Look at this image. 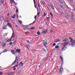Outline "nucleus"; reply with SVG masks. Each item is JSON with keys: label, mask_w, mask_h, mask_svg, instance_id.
I'll return each mask as SVG.
<instances>
[{"label": "nucleus", "mask_w": 75, "mask_h": 75, "mask_svg": "<svg viewBox=\"0 0 75 75\" xmlns=\"http://www.w3.org/2000/svg\"><path fill=\"white\" fill-rule=\"evenodd\" d=\"M69 38L71 42H72V44L71 45L73 47L75 46V40L73 41V38L71 37H69Z\"/></svg>", "instance_id": "1"}, {"label": "nucleus", "mask_w": 75, "mask_h": 75, "mask_svg": "<svg viewBox=\"0 0 75 75\" xmlns=\"http://www.w3.org/2000/svg\"><path fill=\"white\" fill-rule=\"evenodd\" d=\"M35 23V21H33V22L32 23H31L29 25H28L25 26L24 25H23V27L24 28H27V29H28V27L29 25H31V24H34Z\"/></svg>", "instance_id": "2"}, {"label": "nucleus", "mask_w": 75, "mask_h": 75, "mask_svg": "<svg viewBox=\"0 0 75 75\" xmlns=\"http://www.w3.org/2000/svg\"><path fill=\"white\" fill-rule=\"evenodd\" d=\"M43 45L45 46V48H47V46L46 45V44H47V41L45 40H44L43 42Z\"/></svg>", "instance_id": "3"}, {"label": "nucleus", "mask_w": 75, "mask_h": 75, "mask_svg": "<svg viewBox=\"0 0 75 75\" xmlns=\"http://www.w3.org/2000/svg\"><path fill=\"white\" fill-rule=\"evenodd\" d=\"M63 71H64V69L62 67H61L59 69V72L61 74L63 73Z\"/></svg>", "instance_id": "4"}, {"label": "nucleus", "mask_w": 75, "mask_h": 75, "mask_svg": "<svg viewBox=\"0 0 75 75\" xmlns=\"http://www.w3.org/2000/svg\"><path fill=\"white\" fill-rule=\"evenodd\" d=\"M19 65L21 68H22V67H23V62H21L20 63Z\"/></svg>", "instance_id": "5"}, {"label": "nucleus", "mask_w": 75, "mask_h": 75, "mask_svg": "<svg viewBox=\"0 0 75 75\" xmlns=\"http://www.w3.org/2000/svg\"><path fill=\"white\" fill-rule=\"evenodd\" d=\"M6 25H7V26H8V27H9V28H12L11 24L10 23H8Z\"/></svg>", "instance_id": "6"}, {"label": "nucleus", "mask_w": 75, "mask_h": 75, "mask_svg": "<svg viewBox=\"0 0 75 75\" xmlns=\"http://www.w3.org/2000/svg\"><path fill=\"white\" fill-rule=\"evenodd\" d=\"M47 31V29L44 30L42 32V34H46Z\"/></svg>", "instance_id": "7"}, {"label": "nucleus", "mask_w": 75, "mask_h": 75, "mask_svg": "<svg viewBox=\"0 0 75 75\" xmlns=\"http://www.w3.org/2000/svg\"><path fill=\"white\" fill-rule=\"evenodd\" d=\"M69 43V42H64V46H67V45H68V44Z\"/></svg>", "instance_id": "8"}, {"label": "nucleus", "mask_w": 75, "mask_h": 75, "mask_svg": "<svg viewBox=\"0 0 75 75\" xmlns=\"http://www.w3.org/2000/svg\"><path fill=\"white\" fill-rule=\"evenodd\" d=\"M11 52L13 54H16V52L13 50H11Z\"/></svg>", "instance_id": "9"}, {"label": "nucleus", "mask_w": 75, "mask_h": 75, "mask_svg": "<svg viewBox=\"0 0 75 75\" xmlns=\"http://www.w3.org/2000/svg\"><path fill=\"white\" fill-rule=\"evenodd\" d=\"M18 59H19V58H18V57H17V56L15 61H16V62H17V61H18Z\"/></svg>", "instance_id": "10"}, {"label": "nucleus", "mask_w": 75, "mask_h": 75, "mask_svg": "<svg viewBox=\"0 0 75 75\" xmlns=\"http://www.w3.org/2000/svg\"><path fill=\"white\" fill-rule=\"evenodd\" d=\"M67 47H66L65 46L63 47L62 48V51H64V50H65L66 49H67Z\"/></svg>", "instance_id": "11"}, {"label": "nucleus", "mask_w": 75, "mask_h": 75, "mask_svg": "<svg viewBox=\"0 0 75 75\" xmlns=\"http://www.w3.org/2000/svg\"><path fill=\"white\" fill-rule=\"evenodd\" d=\"M7 28V25H4L3 28V29L4 30H6Z\"/></svg>", "instance_id": "12"}, {"label": "nucleus", "mask_w": 75, "mask_h": 75, "mask_svg": "<svg viewBox=\"0 0 75 75\" xmlns=\"http://www.w3.org/2000/svg\"><path fill=\"white\" fill-rule=\"evenodd\" d=\"M14 31H13L12 34V36L11 37V38H13V37H14V36H15V35H14Z\"/></svg>", "instance_id": "13"}, {"label": "nucleus", "mask_w": 75, "mask_h": 75, "mask_svg": "<svg viewBox=\"0 0 75 75\" xmlns=\"http://www.w3.org/2000/svg\"><path fill=\"white\" fill-rule=\"evenodd\" d=\"M8 51L7 49H5L3 50V51L2 52V53H4V52H7Z\"/></svg>", "instance_id": "14"}, {"label": "nucleus", "mask_w": 75, "mask_h": 75, "mask_svg": "<svg viewBox=\"0 0 75 75\" xmlns=\"http://www.w3.org/2000/svg\"><path fill=\"white\" fill-rule=\"evenodd\" d=\"M5 42L4 41L3 42V47H5L6 46V44L5 43V42Z\"/></svg>", "instance_id": "15"}, {"label": "nucleus", "mask_w": 75, "mask_h": 75, "mask_svg": "<svg viewBox=\"0 0 75 75\" xmlns=\"http://www.w3.org/2000/svg\"><path fill=\"white\" fill-rule=\"evenodd\" d=\"M16 52H20L21 51L20 49H17L16 51H15Z\"/></svg>", "instance_id": "16"}, {"label": "nucleus", "mask_w": 75, "mask_h": 75, "mask_svg": "<svg viewBox=\"0 0 75 75\" xmlns=\"http://www.w3.org/2000/svg\"><path fill=\"white\" fill-rule=\"evenodd\" d=\"M34 4L35 8H37V4H36V2H34Z\"/></svg>", "instance_id": "17"}, {"label": "nucleus", "mask_w": 75, "mask_h": 75, "mask_svg": "<svg viewBox=\"0 0 75 75\" xmlns=\"http://www.w3.org/2000/svg\"><path fill=\"white\" fill-rule=\"evenodd\" d=\"M29 29H30V30H34L35 29V27H32L31 28H30Z\"/></svg>", "instance_id": "18"}, {"label": "nucleus", "mask_w": 75, "mask_h": 75, "mask_svg": "<svg viewBox=\"0 0 75 75\" xmlns=\"http://www.w3.org/2000/svg\"><path fill=\"white\" fill-rule=\"evenodd\" d=\"M26 47L27 48H28V49H29V48H30V45H29L28 44H27V45H26Z\"/></svg>", "instance_id": "19"}, {"label": "nucleus", "mask_w": 75, "mask_h": 75, "mask_svg": "<svg viewBox=\"0 0 75 75\" xmlns=\"http://www.w3.org/2000/svg\"><path fill=\"white\" fill-rule=\"evenodd\" d=\"M14 74V72H11L7 75H13Z\"/></svg>", "instance_id": "20"}, {"label": "nucleus", "mask_w": 75, "mask_h": 75, "mask_svg": "<svg viewBox=\"0 0 75 75\" xmlns=\"http://www.w3.org/2000/svg\"><path fill=\"white\" fill-rule=\"evenodd\" d=\"M60 40H58V39H56L54 40V42H59V41Z\"/></svg>", "instance_id": "21"}, {"label": "nucleus", "mask_w": 75, "mask_h": 75, "mask_svg": "<svg viewBox=\"0 0 75 75\" xmlns=\"http://www.w3.org/2000/svg\"><path fill=\"white\" fill-rule=\"evenodd\" d=\"M50 7H51L52 8V9H53V10H54V7H53V6L51 5V4H50Z\"/></svg>", "instance_id": "22"}, {"label": "nucleus", "mask_w": 75, "mask_h": 75, "mask_svg": "<svg viewBox=\"0 0 75 75\" xmlns=\"http://www.w3.org/2000/svg\"><path fill=\"white\" fill-rule=\"evenodd\" d=\"M12 39H8V40L6 41L7 42H10L11 41Z\"/></svg>", "instance_id": "23"}, {"label": "nucleus", "mask_w": 75, "mask_h": 75, "mask_svg": "<svg viewBox=\"0 0 75 75\" xmlns=\"http://www.w3.org/2000/svg\"><path fill=\"white\" fill-rule=\"evenodd\" d=\"M60 59H61V61H63V58H62V57L60 56Z\"/></svg>", "instance_id": "24"}, {"label": "nucleus", "mask_w": 75, "mask_h": 75, "mask_svg": "<svg viewBox=\"0 0 75 75\" xmlns=\"http://www.w3.org/2000/svg\"><path fill=\"white\" fill-rule=\"evenodd\" d=\"M16 62H16L15 60L13 62L12 64L11 65H14V64H15V63H16Z\"/></svg>", "instance_id": "25"}, {"label": "nucleus", "mask_w": 75, "mask_h": 75, "mask_svg": "<svg viewBox=\"0 0 75 75\" xmlns=\"http://www.w3.org/2000/svg\"><path fill=\"white\" fill-rule=\"evenodd\" d=\"M71 16H72V17H71L72 18L73 17H74V14L73 13H72Z\"/></svg>", "instance_id": "26"}, {"label": "nucleus", "mask_w": 75, "mask_h": 75, "mask_svg": "<svg viewBox=\"0 0 75 75\" xmlns=\"http://www.w3.org/2000/svg\"><path fill=\"white\" fill-rule=\"evenodd\" d=\"M9 44L10 45H13V43L12 42H11L9 43Z\"/></svg>", "instance_id": "27"}, {"label": "nucleus", "mask_w": 75, "mask_h": 75, "mask_svg": "<svg viewBox=\"0 0 75 75\" xmlns=\"http://www.w3.org/2000/svg\"><path fill=\"white\" fill-rule=\"evenodd\" d=\"M55 48L57 49L59 48V46L58 45H56L55 46Z\"/></svg>", "instance_id": "28"}, {"label": "nucleus", "mask_w": 75, "mask_h": 75, "mask_svg": "<svg viewBox=\"0 0 75 75\" xmlns=\"http://www.w3.org/2000/svg\"><path fill=\"white\" fill-rule=\"evenodd\" d=\"M40 13H41L40 12H38L37 13L38 16H40Z\"/></svg>", "instance_id": "29"}, {"label": "nucleus", "mask_w": 75, "mask_h": 75, "mask_svg": "<svg viewBox=\"0 0 75 75\" xmlns=\"http://www.w3.org/2000/svg\"><path fill=\"white\" fill-rule=\"evenodd\" d=\"M0 18H1V20L3 21V20H4V18L3 17L1 16Z\"/></svg>", "instance_id": "30"}, {"label": "nucleus", "mask_w": 75, "mask_h": 75, "mask_svg": "<svg viewBox=\"0 0 75 75\" xmlns=\"http://www.w3.org/2000/svg\"><path fill=\"white\" fill-rule=\"evenodd\" d=\"M63 41H64V42H65V41H68V39H65L64 40H63Z\"/></svg>", "instance_id": "31"}, {"label": "nucleus", "mask_w": 75, "mask_h": 75, "mask_svg": "<svg viewBox=\"0 0 75 75\" xmlns=\"http://www.w3.org/2000/svg\"><path fill=\"white\" fill-rule=\"evenodd\" d=\"M13 18H16V14H14L13 16Z\"/></svg>", "instance_id": "32"}, {"label": "nucleus", "mask_w": 75, "mask_h": 75, "mask_svg": "<svg viewBox=\"0 0 75 75\" xmlns=\"http://www.w3.org/2000/svg\"><path fill=\"white\" fill-rule=\"evenodd\" d=\"M16 13H18V9L16 8Z\"/></svg>", "instance_id": "33"}, {"label": "nucleus", "mask_w": 75, "mask_h": 75, "mask_svg": "<svg viewBox=\"0 0 75 75\" xmlns=\"http://www.w3.org/2000/svg\"><path fill=\"white\" fill-rule=\"evenodd\" d=\"M1 3H2L3 4V3H4V0H1Z\"/></svg>", "instance_id": "34"}, {"label": "nucleus", "mask_w": 75, "mask_h": 75, "mask_svg": "<svg viewBox=\"0 0 75 75\" xmlns=\"http://www.w3.org/2000/svg\"><path fill=\"white\" fill-rule=\"evenodd\" d=\"M38 35H40V31H38L37 32Z\"/></svg>", "instance_id": "35"}, {"label": "nucleus", "mask_w": 75, "mask_h": 75, "mask_svg": "<svg viewBox=\"0 0 75 75\" xmlns=\"http://www.w3.org/2000/svg\"><path fill=\"white\" fill-rule=\"evenodd\" d=\"M42 50H43V51H45V52H46V50H45V49L44 48H42Z\"/></svg>", "instance_id": "36"}, {"label": "nucleus", "mask_w": 75, "mask_h": 75, "mask_svg": "<svg viewBox=\"0 0 75 75\" xmlns=\"http://www.w3.org/2000/svg\"><path fill=\"white\" fill-rule=\"evenodd\" d=\"M22 72V71H19L18 72V74H20Z\"/></svg>", "instance_id": "37"}, {"label": "nucleus", "mask_w": 75, "mask_h": 75, "mask_svg": "<svg viewBox=\"0 0 75 75\" xmlns=\"http://www.w3.org/2000/svg\"><path fill=\"white\" fill-rule=\"evenodd\" d=\"M60 7H61V8H64V6H62L61 5H60Z\"/></svg>", "instance_id": "38"}, {"label": "nucleus", "mask_w": 75, "mask_h": 75, "mask_svg": "<svg viewBox=\"0 0 75 75\" xmlns=\"http://www.w3.org/2000/svg\"><path fill=\"white\" fill-rule=\"evenodd\" d=\"M46 16V13H45V12L44 13L43 16H44V17H45V16Z\"/></svg>", "instance_id": "39"}, {"label": "nucleus", "mask_w": 75, "mask_h": 75, "mask_svg": "<svg viewBox=\"0 0 75 75\" xmlns=\"http://www.w3.org/2000/svg\"><path fill=\"white\" fill-rule=\"evenodd\" d=\"M50 32H51V33H52L53 32V30H52V29H51V30H50Z\"/></svg>", "instance_id": "40"}, {"label": "nucleus", "mask_w": 75, "mask_h": 75, "mask_svg": "<svg viewBox=\"0 0 75 75\" xmlns=\"http://www.w3.org/2000/svg\"><path fill=\"white\" fill-rule=\"evenodd\" d=\"M16 44V41H14L13 42V44H14L15 45Z\"/></svg>", "instance_id": "41"}, {"label": "nucleus", "mask_w": 75, "mask_h": 75, "mask_svg": "<svg viewBox=\"0 0 75 75\" xmlns=\"http://www.w3.org/2000/svg\"><path fill=\"white\" fill-rule=\"evenodd\" d=\"M28 33H29V32H27L25 33V34L26 35L28 34Z\"/></svg>", "instance_id": "42"}, {"label": "nucleus", "mask_w": 75, "mask_h": 75, "mask_svg": "<svg viewBox=\"0 0 75 75\" xmlns=\"http://www.w3.org/2000/svg\"><path fill=\"white\" fill-rule=\"evenodd\" d=\"M36 18H37V16H35V20H36L37 19Z\"/></svg>", "instance_id": "43"}, {"label": "nucleus", "mask_w": 75, "mask_h": 75, "mask_svg": "<svg viewBox=\"0 0 75 75\" xmlns=\"http://www.w3.org/2000/svg\"><path fill=\"white\" fill-rule=\"evenodd\" d=\"M41 28H42V26H40L39 28V29H41Z\"/></svg>", "instance_id": "44"}, {"label": "nucleus", "mask_w": 75, "mask_h": 75, "mask_svg": "<svg viewBox=\"0 0 75 75\" xmlns=\"http://www.w3.org/2000/svg\"><path fill=\"white\" fill-rule=\"evenodd\" d=\"M13 68H14L13 69L14 71H16V67H14Z\"/></svg>", "instance_id": "45"}, {"label": "nucleus", "mask_w": 75, "mask_h": 75, "mask_svg": "<svg viewBox=\"0 0 75 75\" xmlns=\"http://www.w3.org/2000/svg\"><path fill=\"white\" fill-rule=\"evenodd\" d=\"M56 45V44L54 43H53V46H55V45Z\"/></svg>", "instance_id": "46"}, {"label": "nucleus", "mask_w": 75, "mask_h": 75, "mask_svg": "<svg viewBox=\"0 0 75 75\" xmlns=\"http://www.w3.org/2000/svg\"><path fill=\"white\" fill-rule=\"evenodd\" d=\"M3 74V73L2 71H1L0 72V75H2Z\"/></svg>", "instance_id": "47"}, {"label": "nucleus", "mask_w": 75, "mask_h": 75, "mask_svg": "<svg viewBox=\"0 0 75 75\" xmlns=\"http://www.w3.org/2000/svg\"><path fill=\"white\" fill-rule=\"evenodd\" d=\"M19 23H20L21 24V23H22V21H19Z\"/></svg>", "instance_id": "48"}, {"label": "nucleus", "mask_w": 75, "mask_h": 75, "mask_svg": "<svg viewBox=\"0 0 75 75\" xmlns=\"http://www.w3.org/2000/svg\"><path fill=\"white\" fill-rule=\"evenodd\" d=\"M50 15H51V16L52 17H53V15H52V13H50Z\"/></svg>", "instance_id": "49"}, {"label": "nucleus", "mask_w": 75, "mask_h": 75, "mask_svg": "<svg viewBox=\"0 0 75 75\" xmlns=\"http://www.w3.org/2000/svg\"><path fill=\"white\" fill-rule=\"evenodd\" d=\"M16 65H18V62H17L16 64Z\"/></svg>", "instance_id": "50"}, {"label": "nucleus", "mask_w": 75, "mask_h": 75, "mask_svg": "<svg viewBox=\"0 0 75 75\" xmlns=\"http://www.w3.org/2000/svg\"><path fill=\"white\" fill-rule=\"evenodd\" d=\"M60 3H61V4H63V2H62V1H60Z\"/></svg>", "instance_id": "51"}, {"label": "nucleus", "mask_w": 75, "mask_h": 75, "mask_svg": "<svg viewBox=\"0 0 75 75\" xmlns=\"http://www.w3.org/2000/svg\"><path fill=\"white\" fill-rule=\"evenodd\" d=\"M37 3L38 4V5H40V3L38 2H37Z\"/></svg>", "instance_id": "52"}, {"label": "nucleus", "mask_w": 75, "mask_h": 75, "mask_svg": "<svg viewBox=\"0 0 75 75\" xmlns=\"http://www.w3.org/2000/svg\"><path fill=\"white\" fill-rule=\"evenodd\" d=\"M50 17H47V20H49V18Z\"/></svg>", "instance_id": "53"}, {"label": "nucleus", "mask_w": 75, "mask_h": 75, "mask_svg": "<svg viewBox=\"0 0 75 75\" xmlns=\"http://www.w3.org/2000/svg\"><path fill=\"white\" fill-rule=\"evenodd\" d=\"M70 1L71 3H72V2H73V1H72V0H70Z\"/></svg>", "instance_id": "54"}, {"label": "nucleus", "mask_w": 75, "mask_h": 75, "mask_svg": "<svg viewBox=\"0 0 75 75\" xmlns=\"http://www.w3.org/2000/svg\"><path fill=\"white\" fill-rule=\"evenodd\" d=\"M38 7H39L40 8V5H38Z\"/></svg>", "instance_id": "55"}, {"label": "nucleus", "mask_w": 75, "mask_h": 75, "mask_svg": "<svg viewBox=\"0 0 75 75\" xmlns=\"http://www.w3.org/2000/svg\"><path fill=\"white\" fill-rule=\"evenodd\" d=\"M26 41L28 42H29V40H26Z\"/></svg>", "instance_id": "56"}, {"label": "nucleus", "mask_w": 75, "mask_h": 75, "mask_svg": "<svg viewBox=\"0 0 75 75\" xmlns=\"http://www.w3.org/2000/svg\"><path fill=\"white\" fill-rule=\"evenodd\" d=\"M34 3L35 2V0H33Z\"/></svg>", "instance_id": "57"}, {"label": "nucleus", "mask_w": 75, "mask_h": 75, "mask_svg": "<svg viewBox=\"0 0 75 75\" xmlns=\"http://www.w3.org/2000/svg\"><path fill=\"white\" fill-rule=\"evenodd\" d=\"M73 33H75V30H73Z\"/></svg>", "instance_id": "58"}, {"label": "nucleus", "mask_w": 75, "mask_h": 75, "mask_svg": "<svg viewBox=\"0 0 75 75\" xmlns=\"http://www.w3.org/2000/svg\"><path fill=\"white\" fill-rule=\"evenodd\" d=\"M17 67V65H16L14 67Z\"/></svg>", "instance_id": "59"}, {"label": "nucleus", "mask_w": 75, "mask_h": 75, "mask_svg": "<svg viewBox=\"0 0 75 75\" xmlns=\"http://www.w3.org/2000/svg\"><path fill=\"white\" fill-rule=\"evenodd\" d=\"M39 69H40V68H41V67L40 66H39Z\"/></svg>", "instance_id": "60"}, {"label": "nucleus", "mask_w": 75, "mask_h": 75, "mask_svg": "<svg viewBox=\"0 0 75 75\" xmlns=\"http://www.w3.org/2000/svg\"><path fill=\"white\" fill-rule=\"evenodd\" d=\"M17 20H18V16H17Z\"/></svg>", "instance_id": "61"}, {"label": "nucleus", "mask_w": 75, "mask_h": 75, "mask_svg": "<svg viewBox=\"0 0 75 75\" xmlns=\"http://www.w3.org/2000/svg\"><path fill=\"white\" fill-rule=\"evenodd\" d=\"M13 3H14V4L16 3L15 2V1H14V0H13Z\"/></svg>", "instance_id": "62"}, {"label": "nucleus", "mask_w": 75, "mask_h": 75, "mask_svg": "<svg viewBox=\"0 0 75 75\" xmlns=\"http://www.w3.org/2000/svg\"><path fill=\"white\" fill-rule=\"evenodd\" d=\"M16 27H18V26H17V25H16Z\"/></svg>", "instance_id": "63"}, {"label": "nucleus", "mask_w": 75, "mask_h": 75, "mask_svg": "<svg viewBox=\"0 0 75 75\" xmlns=\"http://www.w3.org/2000/svg\"><path fill=\"white\" fill-rule=\"evenodd\" d=\"M15 5H17V4H16V3H15Z\"/></svg>", "instance_id": "64"}]
</instances>
